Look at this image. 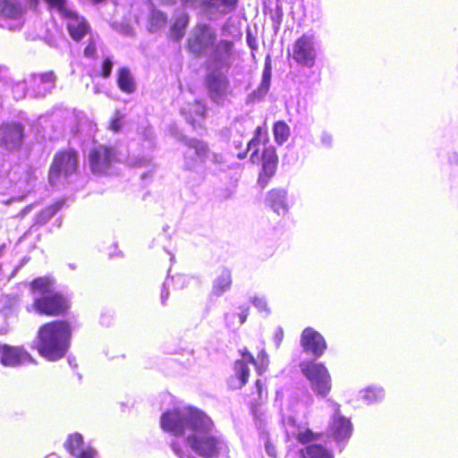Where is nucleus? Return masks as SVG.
Segmentation results:
<instances>
[{"mask_svg":"<svg viewBox=\"0 0 458 458\" xmlns=\"http://www.w3.org/2000/svg\"><path fill=\"white\" fill-rule=\"evenodd\" d=\"M71 335L72 327L66 321L45 324L38 332V352L51 361L63 358L69 349Z\"/></svg>","mask_w":458,"mask_h":458,"instance_id":"f03ea898","label":"nucleus"},{"mask_svg":"<svg viewBox=\"0 0 458 458\" xmlns=\"http://www.w3.org/2000/svg\"><path fill=\"white\" fill-rule=\"evenodd\" d=\"M181 113L188 123L196 127L197 125H200V123L205 118L206 106L200 101H195L192 104H188L186 106H183Z\"/></svg>","mask_w":458,"mask_h":458,"instance_id":"4be33fe9","label":"nucleus"},{"mask_svg":"<svg viewBox=\"0 0 458 458\" xmlns=\"http://www.w3.org/2000/svg\"><path fill=\"white\" fill-rule=\"evenodd\" d=\"M327 402L334 410V415L328 428L329 433L337 442L350 438L352 432V426L350 420L341 415L338 403L331 400H327Z\"/></svg>","mask_w":458,"mask_h":458,"instance_id":"4468645a","label":"nucleus"},{"mask_svg":"<svg viewBox=\"0 0 458 458\" xmlns=\"http://www.w3.org/2000/svg\"><path fill=\"white\" fill-rule=\"evenodd\" d=\"M451 161L452 162H455V163H458V154L456 153H454L452 157H451Z\"/></svg>","mask_w":458,"mask_h":458,"instance_id":"5fc2aeb1","label":"nucleus"},{"mask_svg":"<svg viewBox=\"0 0 458 458\" xmlns=\"http://www.w3.org/2000/svg\"><path fill=\"white\" fill-rule=\"evenodd\" d=\"M263 162H273L277 164V156L273 147L265 148L262 153Z\"/></svg>","mask_w":458,"mask_h":458,"instance_id":"a19ab883","label":"nucleus"},{"mask_svg":"<svg viewBox=\"0 0 458 458\" xmlns=\"http://www.w3.org/2000/svg\"><path fill=\"white\" fill-rule=\"evenodd\" d=\"M271 76H272V66H271L270 57L267 56L263 72H262V80H261L260 85L259 86V88L256 90H254L249 96L250 101L259 100L265 97V95L267 93L269 87H270Z\"/></svg>","mask_w":458,"mask_h":458,"instance_id":"5701e85b","label":"nucleus"},{"mask_svg":"<svg viewBox=\"0 0 458 458\" xmlns=\"http://www.w3.org/2000/svg\"><path fill=\"white\" fill-rule=\"evenodd\" d=\"M78 169V156L73 150L55 154L49 170V182L53 186L64 184Z\"/></svg>","mask_w":458,"mask_h":458,"instance_id":"423d86ee","label":"nucleus"},{"mask_svg":"<svg viewBox=\"0 0 458 458\" xmlns=\"http://www.w3.org/2000/svg\"><path fill=\"white\" fill-rule=\"evenodd\" d=\"M318 43L314 34L305 33L293 45L292 57L300 65L312 67L315 64Z\"/></svg>","mask_w":458,"mask_h":458,"instance_id":"1a4fd4ad","label":"nucleus"},{"mask_svg":"<svg viewBox=\"0 0 458 458\" xmlns=\"http://www.w3.org/2000/svg\"><path fill=\"white\" fill-rule=\"evenodd\" d=\"M250 301L259 311L265 312L266 314L269 312L265 297L254 296L250 299Z\"/></svg>","mask_w":458,"mask_h":458,"instance_id":"4c0bfd02","label":"nucleus"},{"mask_svg":"<svg viewBox=\"0 0 458 458\" xmlns=\"http://www.w3.org/2000/svg\"><path fill=\"white\" fill-rule=\"evenodd\" d=\"M113 69V62L109 58H106L103 66H102V76L104 78H107L112 72Z\"/></svg>","mask_w":458,"mask_h":458,"instance_id":"79ce46f5","label":"nucleus"},{"mask_svg":"<svg viewBox=\"0 0 458 458\" xmlns=\"http://www.w3.org/2000/svg\"><path fill=\"white\" fill-rule=\"evenodd\" d=\"M151 134H152V131H148V136L149 137V136H151Z\"/></svg>","mask_w":458,"mask_h":458,"instance_id":"052dcab7","label":"nucleus"},{"mask_svg":"<svg viewBox=\"0 0 458 458\" xmlns=\"http://www.w3.org/2000/svg\"><path fill=\"white\" fill-rule=\"evenodd\" d=\"M187 278L185 276L178 275L175 277H173L171 279V282L174 283L175 288H183L184 283L186 282Z\"/></svg>","mask_w":458,"mask_h":458,"instance_id":"a18cd8bd","label":"nucleus"},{"mask_svg":"<svg viewBox=\"0 0 458 458\" xmlns=\"http://www.w3.org/2000/svg\"><path fill=\"white\" fill-rule=\"evenodd\" d=\"M97 52L96 42L91 38L84 50V55L87 57H94Z\"/></svg>","mask_w":458,"mask_h":458,"instance_id":"37998d69","label":"nucleus"},{"mask_svg":"<svg viewBox=\"0 0 458 458\" xmlns=\"http://www.w3.org/2000/svg\"><path fill=\"white\" fill-rule=\"evenodd\" d=\"M36 182L37 176L30 169L21 165L12 168L3 182L11 197L8 202L22 200L34 190Z\"/></svg>","mask_w":458,"mask_h":458,"instance_id":"20e7f679","label":"nucleus"},{"mask_svg":"<svg viewBox=\"0 0 458 458\" xmlns=\"http://www.w3.org/2000/svg\"><path fill=\"white\" fill-rule=\"evenodd\" d=\"M25 10L16 0H0L1 25L10 30H20L24 23Z\"/></svg>","mask_w":458,"mask_h":458,"instance_id":"f8f14e48","label":"nucleus"},{"mask_svg":"<svg viewBox=\"0 0 458 458\" xmlns=\"http://www.w3.org/2000/svg\"><path fill=\"white\" fill-rule=\"evenodd\" d=\"M147 144H148V148H152V146H153V142H152L151 139H148V140H147Z\"/></svg>","mask_w":458,"mask_h":458,"instance_id":"4d7b16f0","label":"nucleus"},{"mask_svg":"<svg viewBox=\"0 0 458 458\" xmlns=\"http://www.w3.org/2000/svg\"><path fill=\"white\" fill-rule=\"evenodd\" d=\"M216 41V30L208 24H198L188 40L191 52L195 55H207Z\"/></svg>","mask_w":458,"mask_h":458,"instance_id":"9d476101","label":"nucleus"},{"mask_svg":"<svg viewBox=\"0 0 458 458\" xmlns=\"http://www.w3.org/2000/svg\"><path fill=\"white\" fill-rule=\"evenodd\" d=\"M232 285V273L223 268L213 281L211 293L216 297L223 295L229 291Z\"/></svg>","mask_w":458,"mask_h":458,"instance_id":"bb28decb","label":"nucleus"},{"mask_svg":"<svg viewBox=\"0 0 458 458\" xmlns=\"http://www.w3.org/2000/svg\"><path fill=\"white\" fill-rule=\"evenodd\" d=\"M162 2H164L165 4H173L175 2V0H161Z\"/></svg>","mask_w":458,"mask_h":458,"instance_id":"13d9d810","label":"nucleus"},{"mask_svg":"<svg viewBox=\"0 0 458 458\" xmlns=\"http://www.w3.org/2000/svg\"><path fill=\"white\" fill-rule=\"evenodd\" d=\"M151 164V160L149 158H146V157H143V158H140L139 160V162L133 164L134 165H139V166H149Z\"/></svg>","mask_w":458,"mask_h":458,"instance_id":"3c124183","label":"nucleus"},{"mask_svg":"<svg viewBox=\"0 0 458 458\" xmlns=\"http://www.w3.org/2000/svg\"><path fill=\"white\" fill-rule=\"evenodd\" d=\"M64 204V200H60L54 205L47 208L43 211H41L36 216V223L38 225L46 224Z\"/></svg>","mask_w":458,"mask_h":458,"instance_id":"c9c22d12","label":"nucleus"},{"mask_svg":"<svg viewBox=\"0 0 458 458\" xmlns=\"http://www.w3.org/2000/svg\"><path fill=\"white\" fill-rule=\"evenodd\" d=\"M27 92V86L24 81H19L13 87V94L14 98L21 99L25 97Z\"/></svg>","mask_w":458,"mask_h":458,"instance_id":"58836bf2","label":"nucleus"},{"mask_svg":"<svg viewBox=\"0 0 458 458\" xmlns=\"http://www.w3.org/2000/svg\"><path fill=\"white\" fill-rule=\"evenodd\" d=\"M273 131L275 140L280 145L284 144L288 140L290 135L289 126L282 121L276 122L274 124Z\"/></svg>","mask_w":458,"mask_h":458,"instance_id":"f704fd0d","label":"nucleus"},{"mask_svg":"<svg viewBox=\"0 0 458 458\" xmlns=\"http://www.w3.org/2000/svg\"><path fill=\"white\" fill-rule=\"evenodd\" d=\"M188 24V16L184 12H179L171 27V36L178 40L184 36L185 28Z\"/></svg>","mask_w":458,"mask_h":458,"instance_id":"473e14b6","label":"nucleus"},{"mask_svg":"<svg viewBox=\"0 0 458 458\" xmlns=\"http://www.w3.org/2000/svg\"><path fill=\"white\" fill-rule=\"evenodd\" d=\"M52 11L56 12L66 21V27L72 39L81 40L89 30L86 20L74 12L67 0H44Z\"/></svg>","mask_w":458,"mask_h":458,"instance_id":"39448f33","label":"nucleus"},{"mask_svg":"<svg viewBox=\"0 0 458 458\" xmlns=\"http://www.w3.org/2000/svg\"><path fill=\"white\" fill-rule=\"evenodd\" d=\"M161 428L175 437L171 448L178 458H218L228 454V445L202 411L182 406L164 412Z\"/></svg>","mask_w":458,"mask_h":458,"instance_id":"f257e3e1","label":"nucleus"},{"mask_svg":"<svg viewBox=\"0 0 458 458\" xmlns=\"http://www.w3.org/2000/svg\"><path fill=\"white\" fill-rule=\"evenodd\" d=\"M181 2L191 4L200 2L217 13L226 14L235 9L238 0H181Z\"/></svg>","mask_w":458,"mask_h":458,"instance_id":"393cba45","label":"nucleus"},{"mask_svg":"<svg viewBox=\"0 0 458 458\" xmlns=\"http://www.w3.org/2000/svg\"><path fill=\"white\" fill-rule=\"evenodd\" d=\"M64 448L74 458H99L98 451L86 444L79 433L68 437L64 442Z\"/></svg>","mask_w":458,"mask_h":458,"instance_id":"aec40b11","label":"nucleus"},{"mask_svg":"<svg viewBox=\"0 0 458 458\" xmlns=\"http://www.w3.org/2000/svg\"><path fill=\"white\" fill-rule=\"evenodd\" d=\"M169 280H166L163 284V290L161 292V301L163 304H165L168 298V291L166 290V287L169 285Z\"/></svg>","mask_w":458,"mask_h":458,"instance_id":"8fccbe9b","label":"nucleus"},{"mask_svg":"<svg viewBox=\"0 0 458 458\" xmlns=\"http://www.w3.org/2000/svg\"><path fill=\"white\" fill-rule=\"evenodd\" d=\"M265 450L269 456L276 457V447L268 439L265 443Z\"/></svg>","mask_w":458,"mask_h":458,"instance_id":"de8ad7c7","label":"nucleus"},{"mask_svg":"<svg viewBox=\"0 0 458 458\" xmlns=\"http://www.w3.org/2000/svg\"><path fill=\"white\" fill-rule=\"evenodd\" d=\"M247 152L244 153H239L237 156L240 159H243L246 157Z\"/></svg>","mask_w":458,"mask_h":458,"instance_id":"6e6d98bb","label":"nucleus"},{"mask_svg":"<svg viewBox=\"0 0 458 458\" xmlns=\"http://www.w3.org/2000/svg\"><path fill=\"white\" fill-rule=\"evenodd\" d=\"M28 8L32 9L38 5V0H25Z\"/></svg>","mask_w":458,"mask_h":458,"instance_id":"603ef678","label":"nucleus"},{"mask_svg":"<svg viewBox=\"0 0 458 458\" xmlns=\"http://www.w3.org/2000/svg\"><path fill=\"white\" fill-rule=\"evenodd\" d=\"M232 41L222 39L212 47L209 53V60L216 69L229 68L233 62Z\"/></svg>","mask_w":458,"mask_h":458,"instance_id":"6ab92c4d","label":"nucleus"},{"mask_svg":"<svg viewBox=\"0 0 458 458\" xmlns=\"http://www.w3.org/2000/svg\"><path fill=\"white\" fill-rule=\"evenodd\" d=\"M248 316L249 307L247 305H240L234 310L225 313V325L228 328L235 330L246 321Z\"/></svg>","mask_w":458,"mask_h":458,"instance_id":"a878e982","label":"nucleus"},{"mask_svg":"<svg viewBox=\"0 0 458 458\" xmlns=\"http://www.w3.org/2000/svg\"><path fill=\"white\" fill-rule=\"evenodd\" d=\"M276 165L277 164L273 163V162H263L262 161L263 174L260 175L259 182H261L263 175L267 176V178H270L271 176H273L276 172Z\"/></svg>","mask_w":458,"mask_h":458,"instance_id":"ea45409f","label":"nucleus"},{"mask_svg":"<svg viewBox=\"0 0 458 458\" xmlns=\"http://www.w3.org/2000/svg\"><path fill=\"white\" fill-rule=\"evenodd\" d=\"M52 287L53 283L47 277L37 278L30 284L34 298L52 294Z\"/></svg>","mask_w":458,"mask_h":458,"instance_id":"c756f323","label":"nucleus"},{"mask_svg":"<svg viewBox=\"0 0 458 458\" xmlns=\"http://www.w3.org/2000/svg\"><path fill=\"white\" fill-rule=\"evenodd\" d=\"M210 98L217 105H223L231 95L230 83L227 77L220 72H211L207 78Z\"/></svg>","mask_w":458,"mask_h":458,"instance_id":"2eb2a0df","label":"nucleus"},{"mask_svg":"<svg viewBox=\"0 0 458 458\" xmlns=\"http://www.w3.org/2000/svg\"><path fill=\"white\" fill-rule=\"evenodd\" d=\"M294 434L297 441L303 445L314 444L313 442L318 440L321 436L320 433L313 432L311 429L301 426L297 428Z\"/></svg>","mask_w":458,"mask_h":458,"instance_id":"72a5a7b5","label":"nucleus"},{"mask_svg":"<svg viewBox=\"0 0 458 458\" xmlns=\"http://www.w3.org/2000/svg\"><path fill=\"white\" fill-rule=\"evenodd\" d=\"M299 458H335L334 453L319 444L307 445L299 451Z\"/></svg>","mask_w":458,"mask_h":458,"instance_id":"cd10ccee","label":"nucleus"},{"mask_svg":"<svg viewBox=\"0 0 458 458\" xmlns=\"http://www.w3.org/2000/svg\"><path fill=\"white\" fill-rule=\"evenodd\" d=\"M321 142L326 147H329L332 143V136L328 132H323L321 134Z\"/></svg>","mask_w":458,"mask_h":458,"instance_id":"09e8293b","label":"nucleus"},{"mask_svg":"<svg viewBox=\"0 0 458 458\" xmlns=\"http://www.w3.org/2000/svg\"><path fill=\"white\" fill-rule=\"evenodd\" d=\"M121 116L118 113L115 114V116L113 118L110 123V129L114 132L118 131L121 129Z\"/></svg>","mask_w":458,"mask_h":458,"instance_id":"c03bdc74","label":"nucleus"},{"mask_svg":"<svg viewBox=\"0 0 458 458\" xmlns=\"http://www.w3.org/2000/svg\"><path fill=\"white\" fill-rule=\"evenodd\" d=\"M23 128L20 123H5L0 127V148L13 152L18 150L22 143Z\"/></svg>","mask_w":458,"mask_h":458,"instance_id":"dca6fc26","label":"nucleus"},{"mask_svg":"<svg viewBox=\"0 0 458 458\" xmlns=\"http://www.w3.org/2000/svg\"><path fill=\"white\" fill-rule=\"evenodd\" d=\"M182 140L187 147V150L183 153V168L185 170L199 173L203 170L204 165L208 161L216 166H221L225 163V157L212 151L207 142L195 138H184Z\"/></svg>","mask_w":458,"mask_h":458,"instance_id":"7ed1b4c3","label":"nucleus"},{"mask_svg":"<svg viewBox=\"0 0 458 458\" xmlns=\"http://www.w3.org/2000/svg\"><path fill=\"white\" fill-rule=\"evenodd\" d=\"M284 339V331L281 327H278L274 335V343L276 348H279Z\"/></svg>","mask_w":458,"mask_h":458,"instance_id":"49530a36","label":"nucleus"},{"mask_svg":"<svg viewBox=\"0 0 458 458\" xmlns=\"http://www.w3.org/2000/svg\"><path fill=\"white\" fill-rule=\"evenodd\" d=\"M166 16L163 13L156 10L152 11L149 30L151 31H156L166 23Z\"/></svg>","mask_w":458,"mask_h":458,"instance_id":"e433bc0d","label":"nucleus"},{"mask_svg":"<svg viewBox=\"0 0 458 458\" xmlns=\"http://www.w3.org/2000/svg\"><path fill=\"white\" fill-rule=\"evenodd\" d=\"M256 388L258 390V393L259 395H261V391H262V383H261V380L260 379H258L256 381Z\"/></svg>","mask_w":458,"mask_h":458,"instance_id":"864d4df0","label":"nucleus"},{"mask_svg":"<svg viewBox=\"0 0 458 458\" xmlns=\"http://www.w3.org/2000/svg\"><path fill=\"white\" fill-rule=\"evenodd\" d=\"M239 352L242 358L234 363V374L237 380L236 383L232 382V386L234 388H242L247 383L250 377L249 364L255 365L259 375L267 370L269 364L268 355L264 349L258 354V360H255L247 348L241 349Z\"/></svg>","mask_w":458,"mask_h":458,"instance_id":"0eeeda50","label":"nucleus"},{"mask_svg":"<svg viewBox=\"0 0 458 458\" xmlns=\"http://www.w3.org/2000/svg\"><path fill=\"white\" fill-rule=\"evenodd\" d=\"M117 84L119 89L125 93H132L135 90V81L130 71L121 68L118 72Z\"/></svg>","mask_w":458,"mask_h":458,"instance_id":"7c9ffc66","label":"nucleus"},{"mask_svg":"<svg viewBox=\"0 0 458 458\" xmlns=\"http://www.w3.org/2000/svg\"><path fill=\"white\" fill-rule=\"evenodd\" d=\"M68 301L60 294L52 293L41 297H35L33 308L41 314L57 316L68 309Z\"/></svg>","mask_w":458,"mask_h":458,"instance_id":"ddd939ff","label":"nucleus"},{"mask_svg":"<svg viewBox=\"0 0 458 458\" xmlns=\"http://www.w3.org/2000/svg\"><path fill=\"white\" fill-rule=\"evenodd\" d=\"M300 369L310 381L312 391L321 397L327 396L331 390V377L323 363L312 360L301 362Z\"/></svg>","mask_w":458,"mask_h":458,"instance_id":"6e6552de","label":"nucleus"},{"mask_svg":"<svg viewBox=\"0 0 458 458\" xmlns=\"http://www.w3.org/2000/svg\"><path fill=\"white\" fill-rule=\"evenodd\" d=\"M0 362L5 367H18L33 362V359L23 347L0 344Z\"/></svg>","mask_w":458,"mask_h":458,"instance_id":"f3484780","label":"nucleus"},{"mask_svg":"<svg viewBox=\"0 0 458 458\" xmlns=\"http://www.w3.org/2000/svg\"><path fill=\"white\" fill-rule=\"evenodd\" d=\"M360 399L368 404H372L383 400L385 391L380 386H369L360 392Z\"/></svg>","mask_w":458,"mask_h":458,"instance_id":"2f4dec72","label":"nucleus"},{"mask_svg":"<svg viewBox=\"0 0 458 458\" xmlns=\"http://www.w3.org/2000/svg\"><path fill=\"white\" fill-rule=\"evenodd\" d=\"M268 141L267 137V131L266 128L259 126L257 127L255 131V136L254 138L249 141L247 150H252V153L250 155V160L255 164L259 161V157L258 155V148L257 146L260 143H263L264 145Z\"/></svg>","mask_w":458,"mask_h":458,"instance_id":"c85d7f7f","label":"nucleus"},{"mask_svg":"<svg viewBox=\"0 0 458 458\" xmlns=\"http://www.w3.org/2000/svg\"><path fill=\"white\" fill-rule=\"evenodd\" d=\"M116 162L115 150L113 148L99 145L89 154V164L95 174H108Z\"/></svg>","mask_w":458,"mask_h":458,"instance_id":"9b49d317","label":"nucleus"},{"mask_svg":"<svg viewBox=\"0 0 458 458\" xmlns=\"http://www.w3.org/2000/svg\"><path fill=\"white\" fill-rule=\"evenodd\" d=\"M3 69H4V67L0 66V73L2 72Z\"/></svg>","mask_w":458,"mask_h":458,"instance_id":"680f3d73","label":"nucleus"},{"mask_svg":"<svg viewBox=\"0 0 458 458\" xmlns=\"http://www.w3.org/2000/svg\"><path fill=\"white\" fill-rule=\"evenodd\" d=\"M48 458H61V457H60V456H58V455H56V454H50V455L48 456Z\"/></svg>","mask_w":458,"mask_h":458,"instance_id":"bf43d9fd","label":"nucleus"},{"mask_svg":"<svg viewBox=\"0 0 458 458\" xmlns=\"http://www.w3.org/2000/svg\"><path fill=\"white\" fill-rule=\"evenodd\" d=\"M266 203L275 213L279 216H284L289 210L287 191L284 189L269 191L267 194Z\"/></svg>","mask_w":458,"mask_h":458,"instance_id":"412c9836","label":"nucleus"},{"mask_svg":"<svg viewBox=\"0 0 458 458\" xmlns=\"http://www.w3.org/2000/svg\"><path fill=\"white\" fill-rule=\"evenodd\" d=\"M301 344L304 352H310L317 358L321 357L327 349L325 338L312 327H306L302 331Z\"/></svg>","mask_w":458,"mask_h":458,"instance_id":"a211bd4d","label":"nucleus"},{"mask_svg":"<svg viewBox=\"0 0 458 458\" xmlns=\"http://www.w3.org/2000/svg\"><path fill=\"white\" fill-rule=\"evenodd\" d=\"M55 75L53 72H47L32 75V83L36 87L38 96H44L55 85Z\"/></svg>","mask_w":458,"mask_h":458,"instance_id":"b1692460","label":"nucleus"}]
</instances>
